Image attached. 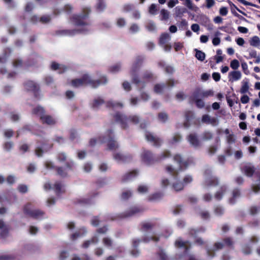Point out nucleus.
I'll use <instances>...</instances> for the list:
<instances>
[{"label": "nucleus", "mask_w": 260, "mask_h": 260, "mask_svg": "<svg viewBox=\"0 0 260 260\" xmlns=\"http://www.w3.org/2000/svg\"><path fill=\"white\" fill-rule=\"evenodd\" d=\"M107 82L106 76H102L98 80H93L89 75L84 74L80 78L72 80L71 85L75 88L89 85L92 88H96L101 85L106 84Z\"/></svg>", "instance_id": "obj_1"}, {"label": "nucleus", "mask_w": 260, "mask_h": 260, "mask_svg": "<svg viewBox=\"0 0 260 260\" xmlns=\"http://www.w3.org/2000/svg\"><path fill=\"white\" fill-rule=\"evenodd\" d=\"M171 156V152L168 150H164L157 157H154L151 151L145 149L143 150L141 155L142 161L147 165H151L155 162L160 161Z\"/></svg>", "instance_id": "obj_2"}, {"label": "nucleus", "mask_w": 260, "mask_h": 260, "mask_svg": "<svg viewBox=\"0 0 260 260\" xmlns=\"http://www.w3.org/2000/svg\"><path fill=\"white\" fill-rule=\"evenodd\" d=\"M97 140L95 139H91L89 141V145L93 146L95 145ZM98 141L101 143H107L108 149L113 150L117 149L119 147L118 143L114 140V135L112 129H108L105 136L100 137L98 139Z\"/></svg>", "instance_id": "obj_3"}, {"label": "nucleus", "mask_w": 260, "mask_h": 260, "mask_svg": "<svg viewBox=\"0 0 260 260\" xmlns=\"http://www.w3.org/2000/svg\"><path fill=\"white\" fill-rule=\"evenodd\" d=\"M235 242L231 237H226L221 239L220 241L215 242L213 245V249H208L207 254L210 257H214L215 255V251L220 250L223 248L234 249Z\"/></svg>", "instance_id": "obj_4"}, {"label": "nucleus", "mask_w": 260, "mask_h": 260, "mask_svg": "<svg viewBox=\"0 0 260 260\" xmlns=\"http://www.w3.org/2000/svg\"><path fill=\"white\" fill-rule=\"evenodd\" d=\"M173 160L178 164V170H175L172 166H167L166 167V171L175 179H177L179 171L185 170L188 166V162L186 160H184L182 156L179 154L174 155Z\"/></svg>", "instance_id": "obj_5"}, {"label": "nucleus", "mask_w": 260, "mask_h": 260, "mask_svg": "<svg viewBox=\"0 0 260 260\" xmlns=\"http://www.w3.org/2000/svg\"><path fill=\"white\" fill-rule=\"evenodd\" d=\"M32 113L39 117L43 124L54 125L56 123V119L50 115L46 114L45 109L41 106L35 107L32 110Z\"/></svg>", "instance_id": "obj_6"}, {"label": "nucleus", "mask_w": 260, "mask_h": 260, "mask_svg": "<svg viewBox=\"0 0 260 260\" xmlns=\"http://www.w3.org/2000/svg\"><path fill=\"white\" fill-rule=\"evenodd\" d=\"M91 11L90 8L83 7L80 14H73L70 17V19L76 26L88 25L89 23L86 21L85 20L89 17Z\"/></svg>", "instance_id": "obj_7"}, {"label": "nucleus", "mask_w": 260, "mask_h": 260, "mask_svg": "<svg viewBox=\"0 0 260 260\" xmlns=\"http://www.w3.org/2000/svg\"><path fill=\"white\" fill-rule=\"evenodd\" d=\"M114 118L117 122L120 124L122 129H126L128 127L127 122L129 121L134 124H137L140 122V119L137 115H131L126 116L119 112L116 113Z\"/></svg>", "instance_id": "obj_8"}, {"label": "nucleus", "mask_w": 260, "mask_h": 260, "mask_svg": "<svg viewBox=\"0 0 260 260\" xmlns=\"http://www.w3.org/2000/svg\"><path fill=\"white\" fill-rule=\"evenodd\" d=\"M144 60L142 56H139L136 58V61L133 63L131 70V75L132 76V82L133 83L138 86L140 83V80L139 78L137 72L140 66L142 65Z\"/></svg>", "instance_id": "obj_9"}, {"label": "nucleus", "mask_w": 260, "mask_h": 260, "mask_svg": "<svg viewBox=\"0 0 260 260\" xmlns=\"http://www.w3.org/2000/svg\"><path fill=\"white\" fill-rule=\"evenodd\" d=\"M32 207L31 203H28L26 204L23 208L24 213L35 219H39L44 215L45 212L44 211L39 209L31 210Z\"/></svg>", "instance_id": "obj_10"}, {"label": "nucleus", "mask_w": 260, "mask_h": 260, "mask_svg": "<svg viewBox=\"0 0 260 260\" xmlns=\"http://www.w3.org/2000/svg\"><path fill=\"white\" fill-rule=\"evenodd\" d=\"M206 231V229L203 226H200L197 228H190L188 230V234L190 236L195 238L194 244L202 246L205 243L203 239L200 237H197L198 235L204 233Z\"/></svg>", "instance_id": "obj_11"}, {"label": "nucleus", "mask_w": 260, "mask_h": 260, "mask_svg": "<svg viewBox=\"0 0 260 260\" xmlns=\"http://www.w3.org/2000/svg\"><path fill=\"white\" fill-rule=\"evenodd\" d=\"M144 210L142 208L138 206H133L129 208L127 211L118 214L114 219L128 218L137 213L142 212Z\"/></svg>", "instance_id": "obj_12"}, {"label": "nucleus", "mask_w": 260, "mask_h": 260, "mask_svg": "<svg viewBox=\"0 0 260 260\" xmlns=\"http://www.w3.org/2000/svg\"><path fill=\"white\" fill-rule=\"evenodd\" d=\"M23 85L26 91L32 92L36 98H39L40 88L38 84L32 81L28 80L24 82Z\"/></svg>", "instance_id": "obj_13"}, {"label": "nucleus", "mask_w": 260, "mask_h": 260, "mask_svg": "<svg viewBox=\"0 0 260 260\" xmlns=\"http://www.w3.org/2000/svg\"><path fill=\"white\" fill-rule=\"evenodd\" d=\"M145 136L147 141L151 143L154 147H159L161 146L162 140L160 138L149 132L145 133Z\"/></svg>", "instance_id": "obj_14"}, {"label": "nucleus", "mask_w": 260, "mask_h": 260, "mask_svg": "<svg viewBox=\"0 0 260 260\" xmlns=\"http://www.w3.org/2000/svg\"><path fill=\"white\" fill-rule=\"evenodd\" d=\"M83 31H88V30L82 29H59L55 31V33L56 35L59 36H73L78 33L82 32Z\"/></svg>", "instance_id": "obj_15"}, {"label": "nucleus", "mask_w": 260, "mask_h": 260, "mask_svg": "<svg viewBox=\"0 0 260 260\" xmlns=\"http://www.w3.org/2000/svg\"><path fill=\"white\" fill-rule=\"evenodd\" d=\"M177 81H174L173 79H169L166 83L156 84L154 86V91L156 93H161L164 89L168 87H173L175 83H177Z\"/></svg>", "instance_id": "obj_16"}, {"label": "nucleus", "mask_w": 260, "mask_h": 260, "mask_svg": "<svg viewBox=\"0 0 260 260\" xmlns=\"http://www.w3.org/2000/svg\"><path fill=\"white\" fill-rule=\"evenodd\" d=\"M171 37L168 33L162 34L159 38L158 44L164 49H171L172 46L169 43Z\"/></svg>", "instance_id": "obj_17"}, {"label": "nucleus", "mask_w": 260, "mask_h": 260, "mask_svg": "<svg viewBox=\"0 0 260 260\" xmlns=\"http://www.w3.org/2000/svg\"><path fill=\"white\" fill-rule=\"evenodd\" d=\"M175 246L177 248H183L184 253L187 254L190 249L191 246L189 242L188 241H183L181 238L178 239L175 242Z\"/></svg>", "instance_id": "obj_18"}, {"label": "nucleus", "mask_w": 260, "mask_h": 260, "mask_svg": "<svg viewBox=\"0 0 260 260\" xmlns=\"http://www.w3.org/2000/svg\"><path fill=\"white\" fill-rule=\"evenodd\" d=\"M113 158L117 161L127 162L132 160L133 157L131 154L124 155L120 152H117L113 154Z\"/></svg>", "instance_id": "obj_19"}, {"label": "nucleus", "mask_w": 260, "mask_h": 260, "mask_svg": "<svg viewBox=\"0 0 260 260\" xmlns=\"http://www.w3.org/2000/svg\"><path fill=\"white\" fill-rule=\"evenodd\" d=\"M199 97H201L199 95V91H195L190 99L192 101L195 102L198 108H203L205 106V103L202 100L198 99Z\"/></svg>", "instance_id": "obj_20"}, {"label": "nucleus", "mask_w": 260, "mask_h": 260, "mask_svg": "<svg viewBox=\"0 0 260 260\" xmlns=\"http://www.w3.org/2000/svg\"><path fill=\"white\" fill-rule=\"evenodd\" d=\"M187 140L194 147L197 148L200 146V142L196 134H190L187 137Z\"/></svg>", "instance_id": "obj_21"}, {"label": "nucleus", "mask_w": 260, "mask_h": 260, "mask_svg": "<svg viewBox=\"0 0 260 260\" xmlns=\"http://www.w3.org/2000/svg\"><path fill=\"white\" fill-rule=\"evenodd\" d=\"M205 184L207 186H216L219 184V180L217 177L211 176L206 179Z\"/></svg>", "instance_id": "obj_22"}, {"label": "nucleus", "mask_w": 260, "mask_h": 260, "mask_svg": "<svg viewBox=\"0 0 260 260\" xmlns=\"http://www.w3.org/2000/svg\"><path fill=\"white\" fill-rule=\"evenodd\" d=\"M227 191V187L225 185H222L220 187L218 190H217L214 194V198L217 201H220L224 194Z\"/></svg>", "instance_id": "obj_23"}, {"label": "nucleus", "mask_w": 260, "mask_h": 260, "mask_svg": "<svg viewBox=\"0 0 260 260\" xmlns=\"http://www.w3.org/2000/svg\"><path fill=\"white\" fill-rule=\"evenodd\" d=\"M155 223L150 222H143L140 223V230L142 232H147L152 230L155 226Z\"/></svg>", "instance_id": "obj_24"}, {"label": "nucleus", "mask_w": 260, "mask_h": 260, "mask_svg": "<svg viewBox=\"0 0 260 260\" xmlns=\"http://www.w3.org/2000/svg\"><path fill=\"white\" fill-rule=\"evenodd\" d=\"M51 69L52 70H59V74H62L67 70V67L63 65H61L56 62H52L51 66Z\"/></svg>", "instance_id": "obj_25"}, {"label": "nucleus", "mask_w": 260, "mask_h": 260, "mask_svg": "<svg viewBox=\"0 0 260 260\" xmlns=\"http://www.w3.org/2000/svg\"><path fill=\"white\" fill-rule=\"evenodd\" d=\"M137 174L138 171L137 170H133L130 171L122 176L121 181L122 182L127 181L132 179L133 178L135 177Z\"/></svg>", "instance_id": "obj_26"}, {"label": "nucleus", "mask_w": 260, "mask_h": 260, "mask_svg": "<svg viewBox=\"0 0 260 260\" xmlns=\"http://www.w3.org/2000/svg\"><path fill=\"white\" fill-rule=\"evenodd\" d=\"M98 194V192L90 193L89 198H83L78 200V203L83 205H89L91 204V199Z\"/></svg>", "instance_id": "obj_27"}, {"label": "nucleus", "mask_w": 260, "mask_h": 260, "mask_svg": "<svg viewBox=\"0 0 260 260\" xmlns=\"http://www.w3.org/2000/svg\"><path fill=\"white\" fill-rule=\"evenodd\" d=\"M228 3H229V5L231 6V9H232V13L234 14V15L235 16H237L238 17H239L240 19H243L244 20H246V19L245 18H244L243 16H242L241 15H240L239 14H238L237 12H234V11H233V8H235L239 12L244 14V15H245V13L243 12L241 10H240L235 4H234L230 0H228Z\"/></svg>", "instance_id": "obj_28"}, {"label": "nucleus", "mask_w": 260, "mask_h": 260, "mask_svg": "<svg viewBox=\"0 0 260 260\" xmlns=\"http://www.w3.org/2000/svg\"><path fill=\"white\" fill-rule=\"evenodd\" d=\"M152 74L148 71H146L143 73L142 76V79L144 80V81H141L140 80V83L139 84L142 83L143 84V87L145 85V83L149 81L151 79H152Z\"/></svg>", "instance_id": "obj_29"}, {"label": "nucleus", "mask_w": 260, "mask_h": 260, "mask_svg": "<svg viewBox=\"0 0 260 260\" xmlns=\"http://www.w3.org/2000/svg\"><path fill=\"white\" fill-rule=\"evenodd\" d=\"M249 44L253 47L258 48L260 47V39L259 37L255 36L250 38Z\"/></svg>", "instance_id": "obj_30"}, {"label": "nucleus", "mask_w": 260, "mask_h": 260, "mask_svg": "<svg viewBox=\"0 0 260 260\" xmlns=\"http://www.w3.org/2000/svg\"><path fill=\"white\" fill-rule=\"evenodd\" d=\"M86 230L85 228H83L80 231H77L75 233L72 234L71 236V239L72 240H75L78 238L83 236L86 233Z\"/></svg>", "instance_id": "obj_31"}, {"label": "nucleus", "mask_w": 260, "mask_h": 260, "mask_svg": "<svg viewBox=\"0 0 260 260\" xmlns=\"http://www.w3.org/2000/svg\"><path fill=\"white\" fill-rule=\"evenodd\" d=\"M164 196L162 192H155L152 194H150L148 197V200L149 201H154L160 200Z\"/></svg>", "instance_id": "obj_32"}, {"label": "nucleus", "mask_w": 260, "mask_h": 260, "mask_svg": "<svg viewBox=\"0 0 260 260\" xmlns=\"http://www.w3.org/2000/svg\"><path fill=\"white\" fill-rule=\"evenodd\" d=\"M55 170L57 175L60 176L61 177L64 178L67 177L68 171L66 168H63L62 167H56L55 168Z\"/></svg>", "instance_id": "obj_33"}, {"label": "nucleus", "mask_w": 260, "mask_h": 260, "mask_svg": "<svg viewBox=\"0 0 260 260\" xmlns=\"http://www.w3.org/2000/svg\"><path fill=\"white\" fill-rule=\"evenodd\" d=\"M243 171L246 176L251 177L255 172V168L254 167L246 166L243 167Z\"/></svg>", "instance_id": "obj_34"}, {"label": "nucleus", "mask_w": 260, "mask_h": 260, "mask_svg": "<svg viewBox=\"0 0 260 260\" xmlns=\"http://www.w3.org/2000/svg\"><path fill=\"white\" fill-rule=\"evenodd\" d=\"M229 77L230 76L232 78V81H237L239 80L241 77V74L240 71H234L229 73ZM232 80L230 78V81Z\"/></svg>", "instance_id": "obj_35"}, {"label": "nucleus", "mask_w": 260, "mask_h": 260, "mask_svg": "<svg viewBox=\"0 0 260 260\" xmlns=\"http://www.w3.org/2000/svg\"><path fill=\"white\" fill-rule=\"evenodd\" d=\"M242 85L240 89V92L241 93H245L248 92L249 89V81L247 79L243 80L242 82Z\"/></svg>", "instance_id": "obj_36"}, {"label": "nucleus", "mask_w": 260, "mask_h": 260, "mask_svg": "<svg viewBox=\"0 0 260 260\" xmlns=\"http://www.w3.org/2000/svg\"><path fill=\"white\" fill-rule=\"evenodd\" d=\"M222 52L221 50H217L216 52V55L214 56V59L215 60L216 63H218L222 62L224 56L222 55Z\"/></svg>", "instance_id": "obj_37"}, {"label": "nucleus", "mask_w": 260, "mask_h": 260, "mask_svg": "<svg viewBox=\"0 0 260 260\" xmlns=\"http://www.w3.org/2000/svg\"><path fill=\"white\" fill-rule=\"evenodd\" d=\"M104 100L99 98L93 100L91 107L93 109L98 108L100 106L104 104Z\"/></svg>", "instance_id": "obj_38"}, {"label": "nucleus", "mask_w": 260, "mask_h": 260, "mask_svg": "<svg viewBox=\"0 0 260 260\" xmlns=\"http://www.w3.org/2000/svg\"><path fill=\"white\" fill-rule=\"evenodd\" d=\"M133 193L130 190H127L123 191L121 194V199L122 200L126 201L132 197Z\"/></svg>", "instance_id": "obj_39"}, {"label": "nucleus", "mask_w": 260, "mask_h": 260, "mask_svg": "<svg viewBox=\"0 0 260 260\" xmlns=\"http://www.w3.org/2000/svg\"><path fill=\"white\" fill-rule=\"evenodd\" d=\"M156 255L159 257L160 260H169L168 255L161 248H160L159 251L156 253Z\"/></svg>", "instance_id": "obj_40"}, {"label": "nucleus", "mask_w": 260, "mask_h": 260, "mask_svg": "<svg viewBox=\"0 0 260 260\" xmlns=\"http://www.w3.org/2000/svg\"><path fill=\"white\" fill-rule=\"evenodd\" d=\"M158 65L161 67L165 68V71L166 73L169 74H172L173 73L174 70L172 67L170 66L165 67V63L162 62H159Z\"/></svg>", "instance_id": "obj_41"}, {"label": "nucleus", "mask_w": 260, "mask_h": 260, "mask_svg": "<svg viewBox=\"0 0 260 260\" xmlns=\"http://www.w3.org/2000/svg\"><path fill=\"white\" fill-rule=\"evenodd\" d=\"M240 195V192L239 189H235L233 191V198L229 200V202L231 204H233L235 203V199L237 197H239Z\"/></svg>", "instance_id": "obj_42"}, {"label": "nucleus", "mask_w": 260, "mask_h": 260, "mask_svg": "<svg viewBox=\"0 0 260 260\" xmlns=\"http://www.w3.org/2000/svg\"><path fill=\"white\" fill-rule=\"evenodd\" d=\"M158 120L163 122H166L168 119V115L165 112H160L157 115Z\"/></svg>", "instance_id": "obj_43"}, {"label": "nucleus", "mask_w": 260, "mask_h": 260, "mask_svg": "<svg viewBox=\"0 0 260 260\" xmlns=\"http://www.w3.org/2000/svg\"><path fill=\"white\" fill-rule=\"evenodd\" d=\"M213 137V134L209 131H205L202 134V139L205 141L210 140Z\"/></svg>", "instance_id": "obj_44"}, {"label": "nucleus", "mask_w": 260, "mask_h": 260, "mask_svg": "<svg viewBox=\"0 0 260 260\" xmlns=\"http://www.w3.org/2000/svg\"><path fill=\"white\" fill-rule=\"evenodd\" d=\"M214 213L217 216H221L224 213V209L221 206H216L214 209Z\"/></svg>", "instance_id": "obj_45"}, {"label": "nucleus", "mask_w": 260, "mask_h": 260, "mask_svg": "<svg viewBox=\"0 0 260 260\" xmlns=\"http://www.w3.org/2000/svg\"><path fill=\"white\" fill-rule=\"evenodd\" d=\"M121 69V65L120 63H116L115 64H114L109 68V72L111 73H116L120 71Z\"/></svg>", "instance_id": "obj_46"}, {"label": "nucleus", "mask_w": 260, "mask_h": 260, "mask_svg": "<svg viewBox=\"0 0 260 260\" xmlns=\"http://www.w3.org/2000/svg\"><path fill=\"white\" fill-rule=\"evenodd\" d=\"M196 51L195 56L196 58L201 61H203L205 59V54L200 50H195Z\"/></svg>", "instance_id": "obj_47"}, {"label": "nucleus", "mask_w": 260, "mask_h": 260, "mask_svg": "<svg viewBox=\"0 0 260 260\" xmlns=\"http://www.w3.org/2000/svg\"><path fill=\"white\" fill-rule=\"evenodd\" d=\"M199 214L201 218L204 220L209 219L210 217V213L207 211H201Z\"/></svg>", "instance_id": "obj_48"}, {"label": "nucleus", "mask_w": 260, "mask_h": 260, "mask_svg": "<svg viewBox=\"0 0 260 260\" xmlns=\"http://www.w3.org/2000/svg\"><path fill=\"white\" fill-rule=\"evenodd\" d=\"M242 251L245 255H249L251 253L252 250L248 245L245 244L242 247Z\"/></svg>", "instance_id": "obj_49"}, {"label": "nucleus", "mask_w": 260, "mask_h": 260, "mask_svg": "<svg viewBox=\"0 0 260 260\" xmlns=\"http://www.w3.org/2000/svg\"><path fill=\"white\" fill-rule=\"evenodd\" d=\"M103 243L105 246L108 247H111L113 244L112 240L109 237L104 238L103 239Z\"/></svg>", "instance_id": "obj_50"}, {"label": "nucleus", "mask_w": 260, "mask_h": 260, "mask_svg": "<svg viewBox=\"0 0 260 260\" xmlns=\"http://www.w3.org/2000/svg\"><path fill=\"white\" fill-rule=\"evenodd\" d=\"M173 187L176 191H180L184 188V184L183 183L179 182L173 184Z\"/></svg>", "instance_id": "obj_51"}, {"label": "nucleus", "mask_w": 260, "mask_h": 260, "mask_svg": "<svg viewBox=\"0 0 260 260\" xmlns=\"http://www.w3.org/2000/svg\"><path fill=\"white\" fill-rule=\"evenodd\" d=\"M188 23L185 19H182L178 24V27L180 29L185 30L187 29Z\"/></svg>", "instance_id": "obj_52"}, {"label": "nucleus", "mask_w": 260, "mask_h": 260, "mask_svg": "<svg viewBox=\"0 0 260 260\" xmlns=\"http://www.w3.org/2000/svg\"><path fill=\"white\" fill-rule=\"evenodd\" d=\"M240 66V63L237 59H234L230 63V67L233 70H237Z\"/></svg>", "instance_id": "obj_53"}, {"label": "nucleus", "mask_w": 260, "mask_h": 260, "mask_svg": "<svg viewBox=\"0 0 260 260\" xmlns=\"http://www.w3.org/2000/svg\"><path fill=\"white\" fill-rule=\"evenodd\" d=\"M10 118L11 121L16 122L19 120L20 116L18 114L15 113L14 112H11L10 113Z\"/></svg>", "instance_id": "obj_54"}, {"label": "nucleus", "mask_w": 260, "mask_h": 260, "mask_svg": "<svg viewBox=\"0 0 260 260\" xmlns=\"http://www.w3.org/2000/svg\"><path fill=\"white\" fill-rule=\"evenodd\" d=\"M199 95L202 98H206L209 96H212L213 95V92L212 90H207L204 92H199Z\"/></svg>", "instance_id": "obj_55"}, {"label": "nucleus", "mask_w": 260, "mask_h": 260, "mask_svg": "<svg viewBox=\"0 0 260 260\" xmlns=\"http://www.w3.org/2000/svg\"><path fill=\"white\" fill-rule=\"evenodd\" d=\"M160 14L162 17V20H166L169 19V13L167 10L165 9H162L160 11Z\"/></svg>", "instance_id": "obj_56"}, {"label": "nucleus", "mask_w": 260, "mask_h": 260, "mask_svg": "<svg viewBox=\"0 0 260 260\" xmlns=\"http://www.w3.org/2000/svg\"><path fill=\"white\" fill-rule=\"evenodd\" d=\"M108 231V228L107 225H104L101 228L98 229L96 232L98 234H105Z\"/></svg>", "instance_id": "obj_57"}, {"label": "nucleus", "mask_w": 260, "mask_h": 260, "mask_svg": "<svg viewBox=\"0 0 260 260\" xmlns=\"http://www.w3.org/2000/svg\"><path fill=\"white\" fill-rule=\"evenodd\" d=\"M249 213L251 215H255L258 212V207L256 206H252L249 208Z\"/></svg>", "instance_id": "obj_58"}, {"label": "nucleus", "mask_w": 260, "mask_h": 260, "mask_svg": "<svg viewBox=\"0 0 260 260\" xmlns=\"http://www.w3.org/2000/svg\"><path fill=\"white\" fill-rule=\"evenodd\" d=\"M61 184L59 182H56L54 184V189L57 194H59L61 190Z\"/></svg>", "instance_id": "obj_59"}, {"label": "nucleus", "mask_w": 260, "mask_h": 260, "mask_svg": "<svg viewBox=\"0 0 260 260\" xmlns=\"http://www.w3.org/2000/svg\"><path fill=\"white\" fill-rule=\"evenodd\" d=\"M73 10V7L70 4L66 5L63 8V11L69 14H71Z\"/></svg>", "instance_id": "obj_60"}, {"label": "nucleus", "mask_w": 260, "mask_h": 260, "mask_svg": "<svg viewBox=\"0 0 260 260\" xmlns=\"http://www.w3.org/2000/svg\"><path fill=\"white\" fill-rule=\"evenodd\" d=\"M18 190L22 193H26L28 190L27 186L24 184H20L18 186Z\"/></svg>", "instance_id": "obj_61"}, {"label": "nucleus", "mask_w": 260, "mask_h": 260, "mask_svg": "<svg viewBox=\"0 0 260 260\" xmlns=\"http://www.w3.org/2000/svg\"><path fill=\"white\" fill-rule=\"evenodd\" d=\"M181 139V136L178 133L175 134L171 142L172 144L178 143L180 141Z\"/></svg>", "instance_id": "obj_62"}, {"label": "nucleus", "mask_w": 260, "mask_h": 260, "mask_svg": "<svg viewBox=\"0 0 260 260\" xmlns=\"http://www.w3.org/2000/svg\"><path fill=\"white\" fill-rule=\"evenodd\" d=\"M57 159L60 162L65 161L67 159V156L65 153H59L57 156Z\"/></svg>", "instance_id": "obj_63"}, {"label": "nucleus", "mask_w": 260, "mask_h": 260, "mask_svg": "<svg viewBox=\"0 0 260 260\" xmlns=\"http://www.w3.org/2000/svg\"><path fill=\"white\" fill-rule=\"evenodd\" d=\"M106 7V5L103 1L100 0L98 2L97 6H96V9L99 11H103Z\"/></svg>", "instance_id": "obj_64"}]
</instances>
